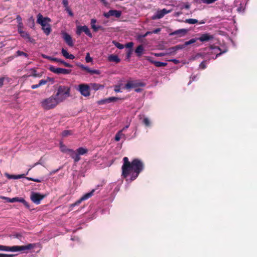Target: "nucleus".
Masks as SVG:
<instances>
[{"label": "nucleus", "instance_id": "nucleus-1", "mask_svg": "<svg viewBox=\"0 0 257 257\" xmlns=\"http://www.w3.org/2000/svg\"><path fill=\"white\" fill-rule=\"evenodd\" d=\"M123 161V164L121 167L122 176L127 182H132L135 180L144 170V164L139 159H135L130 162L127 157H124Z\"/></svg>", "mask_w": 257, "mask_h": 257}, {"label": "nucleus", "instance_id": "nucleus-2", "mask_svg": "<svg viewBox=\"0 0 257 257\" xmlns=\"http://www.w3.org/2000/svg\"><path fill=\"white\" fill-rule=\"evenodd\" d=\"M36 246L34 243H29L25 245L8 246L0 244V251L12 252H26L27 250L34 248Z\"/></svg>", "mask_w": 257, "mask_h": 257}, {"label": "nucleus", "instance_id": "nucleus-3", "mask_svg": "<svg viewBox=\"0 0 257 257\" xmlns=\"http://www.w3.org/2000/svg\"><path fill=\"white\" fill-rule=\"evenodd\" d=\"M71 88L65 85H60L58 87L56 95V99L60 103L65 101L71 96Z\"/></svg>", "mask_w": 257, "mask_h": 257}, {"label": "nucleus", "instance_id": "nucleus-4", "mask_svg": "<svg viewBox=\"0 0 257 257\" xmlns=\"http://www.w3.org/2000/svg\"><path fill=\"white\" fill-rule=\"evenodd\" d=\"M51 21V20L50 18L44 17L40 14H38L37 16V23L41 25L44 32L47 35H48L51 32V28L50 25Z\"/></svg>", "mask_w": 257, "mask_h": 257}, {"label": "nucleus", "instance_id": "nucleus-5", "mask_svg": "<svg viewBox=\"0 0 257 257\" xmlns=\"http://www.w3.org/2000/svg\"><path fill=\"white\" fill-rule=\"evenodd\" d=\"M59 103L55 96L44 99L41 102L42 107L45 109H51L55 107Z\"/></svg>", "mask_w": 257, "mask_h": 257}, {"label": "nucleus", "instance_id": "nucleus-6", "mask_svg": "<svg viewBox=\"0 0 257 257\" xmlns=\"http://www.w3.org/2000/svg\"><path fill=\"white\" fill-rule=\"evenodd\" d=\"M226 50L221 51L219 48L211 46L209 48L208 53L210 54V57L211 59L216 58L218 55L224 53Z\"/></svg>", "mask_w": 257, "mask_h": 257}, {"label": "nucleus", "instance_id": "nucleus-7", "mask_svg": "<svg viewBox=\"0 0 257 257\" xmlns=\"http://www.w3.org/2000/svg\"><path fill=\"white\" fill-rule=\"evenodd\" d=\"M78 90L81 94L85 97L89 96L90 94V88L86 84H81L78 86Z\"/></svg>", "mask_w": 257, "mask_h": 257}, {"label": "nucleus", "instance_id": "nucleus-8", "mask_svg": "<svg viewBox=\"0 0 257 257\" xmlns=\"http://www.w3.org/2000/svg\"><path fill=\"white\" fill-rule=\"evenodd\" d=\"M45 196V195L40 193L32 192L31 194L30 198L34 203L39 204L41 201L43 199Z\"/></svg>", "mask_w": 257, "mask_h": 257}, {"label": "nucleus", "instance_id": "nucleus-9", "mask_svg": "<svg viewBox=\"0 0 257 257\" xmlns=\"http://www.w3.org/2000/svg\"><path fill=\"white\" fill-rule=\"evenodd\" d=\"M141 86H144V84L142 83L139 82L138 81H130L125 84L124 88L127 91H130L133 88H136L137 87Z\"/></svg>", "mask_w": 257, "mask_h": 257}, {"label": "nucleus", "instance_id": "nucleus-10", "mask_svg": "<svg viewBox=\"0 0 257 257\" xmlns=\"http://www.w3.org/2000/svg\"><path fill=\"white\" fill-rule=\"evenodd\" d=\"M82 32H84L89 37H92V35L87 26H77L76 34L80 35Z\"/></svg>", "mask_w": 257, "mask_h": 257}, {"label": "nucleus", "instance_id": "nucleus-11", "mask_svg": "<svg viewBox=\"0 0 257 257\" xmlns=\"http://www.w3.org/2000/svg\"><path fill=\"white\" fill-rule=\"evenodd\" d=\"M49 70L56 74H69L71 72L70 70H68L66 69L61 68H56L53 66H50L49 67Z\"/></svg>", "mask_w": 257, "mask_h": 257}, {"label": "nucleus", "instance_id": "nucleus-12", "mask_svg": "<svg viewBox=\"0 0 257 257\" xmlns=\"http://www.w3.org/2000/svg\"><path fill=\"white\" fill-rule=\"evenodd\" d=\"M94 191L95 190L93 189L90 192H88L84 194L81 197V198L79 200H78L75 203L72 204L71 206H74L75 205H79L82 201L87 200L88 198H90L93 195Z\"/></svg>", "mask_w": 257, "mask_h": 257}, {"label": "nucleus", "instance_id": "nucleus-13", "mask_svg": "<svg viewBox=\"0 0 257 257\" xmlns=\"http://www.w3.org/2000/svg\"><path fill=\"white\" fill-rule=\"evenodd\" d=\"M42 56L44 58L49 59L52 61H56V62H60V63L63 64L66 67H72V65H71V64H70L67 62H65V61L61 60V59H58L57 58L51 57L47 56L45 54H42Z\"/></svg>", "mask_w": 257, "mask_h": 257}, {"label": "nucleus", "instance_id": "nucleus-14", "mask_svg": "<svg viewBox=\"0 0 257 257\" xmlns=\"http://www.w3.org/2000/svg\"><path fill=\"white\" fill-rule=\"evenodd\" d=\"M214 39V36L209 33H204L200 35L198 40L202 42H208Z\"/></svg>", "mask_w": 257, "mask_h": 257}, {"label": "nucleus", "instance_id": "nucleus-15", "mask_svg": "<svg viewBox=\"0 0 257 257\" xmlns=\"http://www.w3.org/2000/svg\"><path fill=\"white\" fill-rule=\"evenodd\" d=\"M170 12V11H167L166 9H163L160 11H158L154 15L152 19L153 20L159 19L163 18L165 14H167Z\"/></svg>", "mask_w": 257, "mask_h": 257}, {"label": "nucleus", "instance_id": "nucleus-16", "mask_svg": "<svg viewBox=\"0 0 257 257\" xmlns=\"http://www.w3.org/2000/svg\"><path fill=\"white\" fill-rule=\"evenodd\" d=\"M248 0H236L235 5L236 6H240L237 8V11L241 12L245 9V5Z\"/></svg>", "mask_w": 257, "mask_h": 257}, {"label": "nucleus", "instance_id": "nucleus-17", "mask_svg": "<svg viewBox=\"0 0 257 257\" xmlns=\"http://www.w3.org/2000/svg\"><path fill=\"white\" fill-rule=\"evenodd\" d=\"M142 122L146 127H151L153 125V121L152 119L146 116H143L141 118Z\"/></svg>", "mask_w": 257, "mask_h": 257}, {"label": "nucleus", "instance_id": "nucleus-18", "mask_svg": "<svg viewBox=\"0 0 257 257\" xmlns=\"http://www.w3.org/2000/svg\"><path fill=\"white\" fill-rule=\"evenodd\" d=\"M62 35L67 44L70 46H73L74 44L71 36L66 32H63Z\"/></svg>", "mask_w": 257, "mask_h": 257}, {"label": "nucleus", "instance_id": "nucleus-19", "mask_svg": "<svg viewBox=\"0 0 257 257\" xmlns=\"http://www.w3.org/2000/svg\"><path fill=\"white\" fill-rule=\"evenodd\" d=\"M80 68H81L83 70L86 71L87 72L91 74H100V71L98 70L92 69L89 68L88 67L85 66L83 65H79Z\"/></svg>", "mask_w": 257, "mask_h": 257}, {"label": "nucleus", "instance_id": "nucleus-20", "mask_svg": "<svg viewBox=\"0 0 257 257\" xmlns=\"http://www.w3.org/2000/svg\"><path fill=\"white\" fill-rule=\"evenodd\" d=\"M68 155L70 156L75 162H78L80 159L77 150L76 151L72 150H68Z\"/></svg>", "mask_w": 257, "mask_h": 257}, {"label": "nucleus", "instance_id": "nucleus-21", "mask_svg": "<svg viewBox=\"0 0 257 257\" xmlns=\"http://www.w3.org/2000/svg\"><path fill=\"white\" fill-rule=\"evenodd\" d=\"M188 30L185 29H182L176 30L170 34L171 35H178L181 37L184 36L187 33Z\"/></svg>", "mask_w": 257, "mask_h": 257}, {"label": "nucleus", "instance_id": "nucleus-22", "mask_svg": "<svg viewBox=\"0 0 257 257\" xmlns=\"http://www.w3.org/2000/svg\"><path fill=\"white\" fill-rule=\"evenodd\" d=\"M118 98L115 97H110L107 98L103 99L98 101L99 104H103L105 103H109L112 101L117 100Z\"/></svg>", "mask_w": 257, "mask_h": 257}, {"label": "nucleus", "instance_id": "nucleus-23", "mask_svg": "<svg viewBox=\"0 0 257 257\" xmlns=\"http://www.w3.org/2000/svg\"><path fill=\"white\" fill-rule=\"evenodd\" d=\"M5 176L7 177L9 179H19L23 178H25V174H21L18 175H10L8 173H5Z\"/></svg>", "mask_w": 257, "mask_h": 257}, {"label": "nucleus", "instance_id": "nucleus-24", "mask_svg": "<svg viewBox=\"0 0 257 257\" xmlns=\"http://www.w3.org/2000/svg\"><path fill=\"white\" fill-rule=\"evenodd\" d=\"M15 202H20L23 203L25 206L28 207V203L22 198L15 197L12 198V203Z\"/></svg>", "mask_w": 257, "mask_h": 257}, {"label": "nucleus", "instance_id": "nucleus-25", "mask_svg": "<svg viewBox=\"0 0 257 257\" xmlns=\"http://www.w3.org/2000/svg\"><path fill=\"white\" fill-rule=\"evenodd\" d=\"M62 53L63 55L67 59H73L75 58V56L72 54H70L66 50L62 49Z\"/></svg>", "mask_w": 257, "mask_h": 257}, {"label": "nucleus", "instance_id": "nucleus-26", "mask_svg": "<svg viewBox=\"0 0 257 257\" xmlns=\"http://www.w3.org/2000/svg\"><path fill=\"white\" fill-rule=\"evenodd\" d=\"M144 51V48L143 45H139L136 49L135 52L137 54V56H141L143 54Z\"/></svg>", "mask_w": 257, "mask_h": 257}, {"label": "nucleus", "instance_id": "nucleus-27", "mask_svg": "<svg viewBox=\"0 0 257 257\" xmlns=\"http://www.w3.org/2000/svg\"><path fill=\"white\" fill-rule=\"evenodd\" d=\"M108 60L111 62H115L116 63H118L120 62V59L117 56L115 55H110L108 57Z\"/></svg>", "mask_w": 257, "mask_h": 257}, {"label": "nucleus", "instance_id": "nucleus-28", "mask_svg": "<svg viewBox=\"0 0 257 257\" xmlns=\"http://www.w3.org/2000/svg\"><path fill=\"white\" fill-rule=\"evenodd\" d=\"M96 23V20L94 19H92L91 20V26L93 30L95 32L97 31L99 29H100V26H97L95 25V23Z\"/></svg>", "mask_w": 257, "mask_h": 257}, {"label": "nucleus", "instance_id": "nucleus-29", "mask_svg": "<svg viewBox=\"0 0 257 257\" xmlns=\"http://www.w3.org/2000/svg\"><path fill=\"white\" fill-rule=\"evenodd\" d=\"M109 14L111 16H115L116 18H119L121 15L120 11L117 10H110Z\"/></svg>", "mask_w": 257, "mask_h": 257}, {"label": "nucleus", "instance_id": "nucleus-30", "mask_svg": "<svg viewBox=\"0 0 257 257\" xmlns=\"http://www.w3.org/2000/svg\"><path fill=\"white\" fill-rule=\"evenodd\" d=\"M30 72H31V74L30 75V76H32L34 77L40 78L42 76L43 74L42 73H37L35 69H31Z\"/></svg>", "mask_w": 257, "mask_h": 257}, {"label": "nucleus", "instance_id": "nucleus-31", "mask_svg": "<svg viewBox=\"0 0 257 257\" xmlns=\"http://www.w3.org/2000/svg\"><path fill=\"white\" fill-rule=\"evenodd\" d=\"M21 36L25 39L30 40V37L29 35L26 32L24 31L23 29H20V32H19Z\"/></svg>", "mask_w": 257, "mask_h": 257}, {"label": "nucleus", "instance_id": "nucleus-32", "mask_svg": "<svg viewBox=\"0 0 257 257\" xmlns=\"http://www.w3.org/2000/svg\"><path fill=\"white\" fill-rule=\"evenodd\" d=\"M186 46H185V44H184L183 45H179L176 46L175 47H172L170 48V50H173L174 51H176L177 50H178L179 49H183Z\"/></svg>", "mask_w": 257, "mask_h": 257}, {"label": "nucleus", "instance_id": "nucleus-33", "mask_svg": "<svg viewBox=\"0 0 257 257\" xmlns=\"http://www.w3.org/2000/svg\"><path fill=\"white\" fill-rule=\"evenodd\" d=\"M77 153L79 154V156L80 155H83L87 153V150L83 148H79L77 150Z\"/></svg>", "mask_w": 257, "mask_h": 257}, {"label": "nucleus", "instance_id": "nucleus-34", "mask_svg": "<svg viewBox=\"0 0 257 257\" xmlns=\"http://www.w3.org/2000/svg\"><path fill=\"white\" fill-rule=\"evenodd\" d=\"M124 136V135L122 134V131H119L116 135H115V140L116 141H119L122 136Z\"/></svg>", "mask_w": 257, "mask_h": 257}, {"label": "nucleus", "instance_id": "nucleus-35", "mask_svg": "<svg viewBox=\"0 0 257 257\" xmlns=\"http://www.w3.org/2000/svg\"><path fill=\"white\" fill-rule=\"evenodd\" d=\"M185 22L189 24H194L197 23L198 21L195 19H186Z\"/></svg>", "mask_w": 257, "mask_h": 257}, {"label": "nucleus", "instance_id": "nucleus-36", "mask_svg": "<svg viewBox=\"0 0 257 257\" xmlns=\"http://www.w3.org/2000/svg\"><path fill=\"white\" fill-rule=\"evenodd\" d=\"M60 149L61 151L64 153H66L68 154V150H70V149H68L67 148V147L63 145L62 143H60Z\"/></svg>", "mask_w": 257, "mask_h": 257}, {"label": "nucleus", "instance_id": "nucleus-37", "mask_svg": "<svg viewBox=\"0 0 257 257\" xmlns=\"http://www.w3.org/2000/svg\"><path fill=\"white\" fill-rule=\"evenodd\" d=\"M197 40H198V38L197 39H191L189 41L185 42L184 44H185V46H186L188 45H190V44L195 43Z\"/></svg>", "mask_w": 257, "mask_h": 257}, {"label": "nucleus", "instance_id": "nucleus-38", "mask_svg": "<svg viewBox=\"0 0 257 257\" xmlns=\"http://www.w3.org/2000/svg\"><path fill=\"white\" fill-rule=\"evenodd\" d=\"M15 254L0 253V257H15Z\"/></svg>", "mask_w": 257, "mask_h": 257}, {"label": "nucleus", "instance_id": "nucleus-39", "mask_svg": "<svg viewBox=\"0 0 257 257\" xmlns=\"http://www.w3.org/2000/svg\"><path fill=\"white\" fill-rule=\"evenodd\" d=\"M113 43L114 44V45L118 49H122L123 48H124V46L123 45L118 43V42H114L113 41Z\"/></svg>", "mask_w": 257, "mask_h": 257}, {"label": "nucleus", "instance_id": "nucleus-40", "mask_svg": "<svg viewBox=\"0 0 257 257\" xmlns=\"http://www.w3.org/2000/svg\"><path fill=\"white\" fill-rule=\"evenodd\" d=\"M26 179L28 180H31V181H35V182H41L42 181V179H34V178H31V177H26Z\"/></svg>", "mask_w": 257, "mask_h": 257}, {"label": "nucleus", "instance_id": "nucleus-41", "mask_svg": "<svg viewBox=\"0 0 257 257\" xmlns=\"http://www.w3.org/2000/svg\"><path fill=\"white\" fill-rule=\"evenodd\" d=\"M85 60L86 62H91L92 61V58L90 56L89 53H87L85 57Z\"/></svg>", "mask_w": 257, "mask_h": 257}, {"label": "nucleus", "instance_id": "nucleus-42", "mask_svg": "<svg viewBox=\"0 0 257 257\" xmlns=\"http://www.w3.org/2000/svg\"><path fill=\"white\" fill-rule=\"evenodd\" d=\"M92 87H93L94 89L98 90L100 87H102V86H101L100 85H99V84H92Z\"/></svg>", "mask_w": 257, "mask_h": 257}, {"label": "nucleus", "instance_id": "nucleus-43", "mask_svg": "<svg viewBox=\"0 0 257 257\" xmlns=\"http://www.w3.org/2000/svg\"><path fill=\"white\" fill-rule=\"evenodd\" d=\"M47 82H48V80H41L39 81V84L41 86L45 85Z\"/></svg>", "mask_w": 257, "mask_h": 257}, {"label": "nucleus", "instance_id": "nucleus-44", "mask_svg": "<svg viewBox=\"0 0 257 257\" xmlns=\"http://www.w3.org/2000/svg\"><path fill=\"white\" fill-rule=\"evenodd\" d=\"M0 198L5 200L8 202L12 203V198H10L9 197H5V196H0Z\"/></svg>", "mask_w": 257, "mask_h": 257}, {"label": "nucleus", "instance_id": "nucleus-45", "mask_svg": "<svg viewBox=\"0 0 257 257\" xmlns=\"http://www.w3.org/2000/svg\"><path fill=\"white\" fill-rule=\"evenodd\" d=\"M71 134L70 131H65L63 132L62 135L63 137H66L69 135Z\"/></svg>", "mask_w": 257, "mask_h": 257}, {"label": "nucleus", "instance_id": "nucleus-46", "mask_svg": "<svg viewBox=\"0 0 257 257\" xmlns=\"http://www.w3.org/2000/svg\"><path fill=\"white\" fill-rule=\"evenodd\" d=\"M155 56H157V57H162V56H165V55H166V53H154L153 54Z\"/></svg>", "mask_w": 257, "mask_h": 257}, {"label": "nucleus", "instance_id": "nucleus-47", "mask_svg": "<svg viewBox=\"0 0 257 257\" xmlns=\"http://www.w3.org/2000/svg\"><path fill=\"white\" fill-rule=\"evenodd\" d=\"M145 58L146 60L150 61L151 63H152L153 64H154V62L155 61L153 60V59H152V57H151L150 56H146Z\"/></svg>", "mask_w": 257, "mask_h": 257}, {"label": "nucleus", "instance_id": "nucleus-48", "mask_svg": "<svg viewBox=\"0 0 257 257\" xmlns=\"http://www.w3.org/2000/svg\"><path fill=\"white\" fill-rule=\"evenodd\" d=\"M63 4L66 9H68V2L67 0H63Z\"/></svg>", "mask_w": 257, "mask_h": 257}, {"label": "nucleus", "instance_id": "nucleus-49", "mask_svg": "<svg viewBox=\"0 0 257 257\" xmlns=\"http://www.w3.org/2000/svg\"><path fill=\"white\" fill-rule=\"evenodd\" d=\"M133 46L134 43L133 42H129L125 45V47L131 48Z\"/></svg>", "mask_w": 257, "mask_h": 257}, {"label": "nucleus", "instance_id": "nucleus-50", "mask_svg": "<svg viewBox=\"0 0 257 257\" xmlns=\"http://www.w3.org/2000/svg\"><path fill=\"white\" fill-rule=\"evenodd\" d=\"M154 64L156 66V67H161V62H159V61H155L154 62Z\"/></svg>", "mask_w": 257, "mask_h": 257}, {"label": "nucleus", "instance_id": "nucleus-51", "mask_svg": "<svg viewBox=\"0 0 257 257\" xmlns=\"http://www.w3.org/2000/svg\"><path fill=\"white\" fill-rule=\"evenodd\" d=\"M199 67L201 69H204L206 68V65L204 62H202L199 65Z\"/></svg>", "mask_w": 257, "mask_h": 257}, {"label": "nucleus", "instance_id": "nucleus-52", "mask_svg": "<svg viewBox=\"0 0 257 257\" xmlns=\"http://www.w3.org/2000/svg\"><path fill=\"white\" fill-rule=\"evenodd\" d=\"M168 61L173 62L175 64H177L179 63V61L177 59H170Z\"/></svg>", "mask_w": 257, "mask_h": 257}, {"label": "nucleus", "instance_id": "nucleus-53", "mask_svg": "<svg viewBox=\"0 0 257 257\" xmlns=\"http://www.w3.org/2000/svg\"><path fill=\"white\" fill-rule=\"evenodd\" d=\"M23 29V24L22 22H20L18 24V31L20 32V29Z\"/></svg>", "mask_w": 257, "mask_h": 257}, {"label": "nucleus", "instance_id": "nucleus-54", "mask_svg": "<svg viewBox=\"0 0 257 257\" xmlns=\"http://www.w3.org/2000/svg\"><path fill=\"white\" fill-rule=\"evenodd\" d=\"M176 51H174L173 50H171L170 48L168 50V52L166 53V54H175Z\"/></svg>", "mask_w": 257, "mask_h": 257}, {"label": "nucleus", "instance_id": "nucleus-55", "mask_svg": "<svg viewBox=\"0 0 257 257\" xmlns=\"http://www.w3.org/2000/svg\"><path fill=\"white\" fill-rule=\"evenodd\" d=\"M4 80H5V78H0V87L3 85Z\"/></svg>", "mask_w": 257, "mask_h": 257}, {"label": "nucleus", "instance_id": "nucleus-56", "mask_svg": "<svg viewBox=\"0 0 257 257\" xmlns=\"http://www.w3.org/2000/svg\"><path fill=\"white\" fill-rule=\"evenodd\" d=\"M114 91H115L116 92H121L120 89V88H119V86H116L115 87Z\"/></svg>", "mask_w": 257, "mask_h": 257}, {"label": "nucleus", "instance_id": "nucleus-57", "mask_svg": "<svg viewBox=\"0 0 257 257\" xmlns=\"http://www.w3.org/2000/svg\"><path fill=\"white\" fill-rule=\"evenodd\" d=\"M39 87H40V86L38 84H35V85H32L31 88L32 89H36V88H38Z\"/></svg>", "mask_w": 257, "mask_h": 257}, {"label": "nucleus", "instance_id": "nucleus-58", "mask_svg": "<svg viewBox=\"0 0 257 257\" xmlns=\"http://www.w3.org/2000/svg\"><path fill=\"white\" fill-rule=\"evenodd\" d=\"M18 54L20 56H21V55H24L25 56H27V54L26 53H25L24 52H21V51H18Z\"/></svg>", "mask_w": 257, "mask_h": 257}, {"label": "nucleus", "instance_id": "nucleus-59", "mask_svg": "<svg viewBox=\"0 0 257 257\" xmlns=\"http://www.w3.org/2000/svg\"><path fill=\"white\" fill-rule=\"evenodd\" d=\"M160 31H161V29L160 28H157V29H155V30H154L153 32H152V33L156 34V33H158V32H159Z\"/></svg>", "mask_w": 257, "mask_h": 257}, {"label": "nucleus", "instance_id": "nucleus-60", "mask_svg": "<svg viewBox=\"0 0 257 257\" xmlns=\"http://www.w3.org/2000/svg\"><path fill=\"white\" fill-rule=\"evenodd\" d=\"M103 15L105 17H106L107 18H108L111 16L110 14H109V11H108V12H107L106 13H104Z\"/></svg>", "mask_w": 257, "mask_h": 257}, {"label": "nucleus", "instance_id": "nucleus-61", "mask_svg": "<svg viewBox=\"0 0 257 257\" xmlns=\"http://www.w3.org/2000/svg\"><path fill=\"white\" fill-rule=\"evenodd\" d=\"M66 10L68 11L69 14L72 16H73V13L69 10V8H68V9H66Z\"/></svg>", "mask_w": 257, "mask_h": 257}, {"label": "nucleus", "instance_id": "nucleus-62", "mask_svg": "<svg viewBox=\"0 0 257 257\" xmlns=\"http://www.w3.org/2000/svg\"><path fill=\"white\" fill-rule=\"evenodd\" d=\"M17 21L19 23L20 22H22V19L21 17H17Z\"/></svg>", "mask_w": 257, "mask_h": 257}, {"label": "nucleus", "instance_id": "nucleus-63", "mask_svg": "<svg viewBox=\"0 0 257 257\" xmlns=\"http://www.w3.org/2000/svg\"><path fill=\"white\" fill-rule=\"evenodd\" d=\"M132 53V50H130L129 52L127 53V57H130Z\"/></svg>", "mask_w": 257, "mask_h": 257}, {"label": "nucleus", "instance_id": "nucleus-64", "mask_svg": "<svg viewBox=\"0 0 257 257\" xmlns=\"http://www.w3.org/2000/svg\"><path fill=\"white\" fill-rule=\"evenodd\" d=\"M167 65L166 63L161 62V67L166 66Z\"/></svg>", "mask_w": 257, "mask_h": 257}]
</instances>
